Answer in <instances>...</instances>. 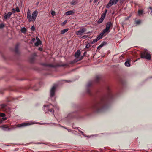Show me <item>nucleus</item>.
Listing matches in <instances>:
<instances>
[{
	"label": "nucleus",
	"mask_w": 152,
	"mask_h": 152,
	"mask_svg": "<svg viewBox=\"0 0 152 152\" xmlns=\"http://www.w3.org/2000/svg\"><path fill=\"white\" fill-rule=\"evenodd\" d=\"M113 95L109 88H108V93L107 95L103 96L96 101L94 103L92 108L96 112H99L107 107L109 101L112 99Z\"/></svg>",
	"instance_id": "nucleus-1"
},
{
	"label": "nucleus",
	"mask_w": 152,
	"mask_h": 152,
	"mask_svg": "<svg viewBox=\"0 0 152 152\" xmlns=\"http://www.w3.org/2000/svg\"><path fill=\"white\" fill-rule=\"evenodd\" d=\"M35 124H37L35 122H25L20 124H18L16 126H13L10 128H9V126L6 125H3L2 126H0V127L2 128V129L4 131H10L13 130L17 127H23Z\"/></svg>",
	"instance_id": "nucleus-2"
},
{
	"label": "nucleus",
	"mask_w": 152,
	"mask_h": 152,
	"mask_svg": "<svg viewBox=\"0 0 152 152\" xmlns=\"http://www.w3.org/2000/svg\"><path fill=\"white\" fill-rule=\"evenodd\" d=\"M38 14V12L37 11L35 10L33 12L31 17V15L30 10H28L27 12V18L29 22H34L37 17Z\"/></svg>",
	"instance_id": "nucleus-3"
},
{
	"label": "nucleus",
	"mask_w": 152,
	"mask_h": 152,
	"mask_svg": "<svg viewBox=\"0 0 152 152\" xmlns=\"http://www.w3.org/2000/svg\"><path fill=\"white\" fill-rule=\"evenodd\" d=\"M141 57L142 58H145L147 60H150L151 59V55L148 53L147 50H145L141 53Z\"/></svg>",
	"instance_id": "nucleus-4"
},
{
	"label": "nucleus",
	"mask_w": 152,
	"mask_h": 152,
	"mask_svg": "<svg viewBox=\"0 0 152 152\" xmlns=\"http://www.w3.org/2000/svg\"><path fill=\"white\" fill-rule=\"evenodd\" d=\"M42 65L46 66L51 67H61L66 66L69 67V65L67 64H58L56 65H54L52 64H43Z\"/></svg>",
	"instance_id": "nucleus-5"
},
{
	"label": "nucleus",
	"mask_w": 152,
	"mask_h": 152,
	"mask_svg": "<svg viewBox=\"0 0 152 152\" xmlns=\"http://www.w3.org/2000/svg\"><path fill=\"white\" fill-rule=\"evenodd\" d=\"M113 24L111 22L109 21L106 23V27L103 30L104 33L109 32L110 31V28L112 27Z\"/></svg>",
	"instance_id": "nucleus-6"
},
{
	"label": "nucleus",
	"mask_w": 152,
	"mask_h": 152,
	"mask_svg": "<svg viewBox=\"0 0 152 152\" xmlns=\"http://www.w3.org/2000/svg\"><path fill=\"white\" fill-rule=\"evenodd\" d=\"M52 106H53V105H52L51 104H50L49 105H44V107H45V108H46V110H47V111H46V110H45V112L46 113L48 112L49 111L52 113L53 114L54 112V110L53 108H52Z\"/></svg>",
	"instance_id": "nucleus-7"
},
{
	"label": "nucleus",
	"mask_w": 152,
	"mask_h": 152,
	"mask_svg": "<svg viewBox=\"0 0 152 152\" xmlns=\"http://www.w3.org/2000/svg\"><path fill=\"white\" fill-rule=\"evenodd\" d=\"M86 30V28L84 27L81 28L79 30L76 32V34L77 35H82L83 34H84Z\"/></svg>",
	"instance_id": "nucleus-8"
},
{
	"label": "nucleus",
	"mask_w": 152,
	"mask_h": 152,
	"mask_svg": "<svg viewBox=\"0 0 152 152\" xmlns=\"http://www.w3.org/2000/svg\"><path fill=\"white\" fill-rule=\"evenodd\" d=\"M56 88V86L54 85L51 88L50 91V97H53L55 94V91Z\"/></svg>",
	"instance_id": "nucleus-9"
},
{
	"label": "nucleus",
	"mask_w": 152,
	"mask_h": 152,
	"mask_svg": "<svg viewBox=\"0 0 152 152\" xmlns=\"http://www.w3.org/2000/svg\"><path fill=\"white\" fill-rule=\"evenodd\" d=\"M92 84V81H89L87 85H86V89H87V92L88 93L91 94V91L89 88L90 87H91Z\"/></svg>",
	"instance_id": "nucleus-10"
},
{
	"label": "nucleus",
	"mask_w": 152,
	"mask_h": 152,
	"mask_svg": "<svg viewBox=\"0 0 152 152\" xmlns=\"http://www.w3.org/2000/svg\"><path fill=\"white\" fill-rule=\"evenodd\" d=\"M36 56V54L35 53L33 54L32 55L30 58L29 61L31 63H33L35 60V57Z\"/></svg>",
	"instance_id": "nucleus-11"
},
{
	"label": "nucleus",
	"mask_w": 152,
	"mask_h": 152,
	"mask_svg": "<svg viewBox=\"0 0 152 152\" xmlns=\"http://www.w3.org/2000/svg\"><path fill=\"white\" fill-rule=\"evenodd\" d=\"M12 13L11 12H9L7 14L6 13L4 15V17L5 19H7L9 18L11 16Z\"/></svg>",
	"instance_id": "nucleus-12"
},
{
	"label": "nucleus",
	"mask_w": 152,
	"mask_h": 152,
	"mask_svg": "<svg viewBox=\"0 0 152 152\" xmlns=\"http://www.w3.org/2000/svg\"><path fill=\"white\" fill-rule=\"evenodd\" d=\"M80 54L81 52L79 50H77L75 53V56L76 58H78L80 55Z\"/></svg>",
	"instance_id": "nucleus-13"
},
{
	"label": "nucleus",
	"mask_w": 152,
	"mask_h": 152,
	"mask_svg": "<svg viewBox=\"0 0 152 152\" xmlns=\"http://www.w3.org/2000/svg\"><path fill=\"white\" fill-rule=\"evenodd\" d=\"M105 33H104V31H103L99 35H98V36L96 38L98 40H99L100 39H101L102 37L103 36V35Z\"/></svg>",
	"instance_id": "nucleus-14"
},
{
	"label": "nucleus",
	"mask_w": 152,
	"mask_h": 152,
	"mask_svg": "<svg viewBox=\"0 0 152 152\" xmlns=\"http://www.w3.org/2000/svg\"><path fill=\"white\" fill-rule=\"evenodd\" d=\"M105 18L104 17L101 15V18L98 21V23H101L103 21Z\"/></svg>",
	"instance_id": "nucleus-15"
},
{
	"label": "nucleus",
	"mask_w": 152,
	"mask_h": 152,
	"mask_svg": "<svg viewBox=\"0 0 152 152\" xmlns=\"http://www.w3.org/2000/svg\"><path fill=\"white\" fill-rule=\"evenodd\" d=\"M125 65L129 67L130 66V60L129 59H127L125 63Z\"/></svg>",
	"instance_id": "nucleus-16"
},
{
	"label": "nucleus",
	"mask_w": 152,
	"mask_h": 152,
	"mask_svg": "<svg viewBox=\"0 0 152 152\" xmlns=\"http://www.w3.org/2000/svg\"><path fill=\"white\" fill-rule=\"evenodd\" d=\"M74 12L72 10L68 11L66 12V15H71L73 14Z\"/></svg>",
	"instance_id": "nucleus-17"
},
{
	"label": "nucleus",
	"mask_w": 152,
	"mask_h": 152,
	"mask_svg": "<svg viewBox=\"0 0 152 152\" xmlns=\"http://www.w3.org/2000/svg\"><path fill=\"white\" fill-rule=\"evenodd\" d=\"M69 30L68 28H65L63 30H62L61 31L60 34H64L67 31Z\"/></svg>",
	"instance_id": "nucleus-18"
},
{
	"label": "nucleus",
	"mask_w": 152,
	"mask_h": 152,
	"mask_svg": "<svg viewBox=\"0 0 152 152\" xmlns=\"http://www.w3.org/2000/svg\"><path fill=\"white\" fill-rule=\"evenodd\" d=\"M37 41L35 43V45L37 46L41 43V41L38 38V39H37Z\"/></svg>",
	"instance_id": "nucleus-19"
},
{
	"label": "nucleus",
	"mask_w": 152,
	"mask_h": 152,
	"mask_svg": "<svg viewBox=\"0 0 152 152\" xmlns=\"http://www.w3.org/2000/svg\"><path fill=\"white\" fill-rule=\"evenodd\" d=\"M26 29L25 27H23L22 28H21V31L22 33H25L26 32Z\"/></svg>",
	"instance_id": "nucleus-20"
},
{
	"label": "nucleus",
	"mask_w": 152,
	"mask_h": 152,
	"mask_svg": "<svg viewBox=\"0 0 152 152\" xmlns=\"http://www.w3.org/2000/svg\"><path fill=\"white\" fill-rule=\"evenodd\" d=\"M113 4V3H111V2L110 1L107 4L106 6V7L108 8H109Z\"/></svg>",
	"instance_id": "nucleus-21"
},
{
	"label": "nucleus",
	"mask_w": 152,
	"mask_h": 152,
	"mask_svg": "<svg viewBox=\"0 0 152 152\" xmlns=\"http://www.w3.org/2000/svg\"><path fill=\"white\" fill-rule=\"evenodd\" d=\"M18 45H17L15 47V51L16 53H18Z\"/></svg>",
	"instance_id": "nucleus-22"
},
{
	"label": "nucleus",
	"mask_w": 152,
	"mask_h": 152,
	"mask_svg": "<svg viewBox=\"0 0 152 152\" xmlns=\"http://www.w3.org/2000/svg\"><path fill=\"white\" fill-rule=\"evenodd\" d=\"M143 12V11L142 10H139L138 11V14L139 15H142Z\"/></svg>",
	"instance_id": "nucleus-23"
},
{
	"label": "nucleus",
	"mask_w": 152,
	"mask_h": 152,
	"mask_svg": "<svg viewBox=\"0 0 152 152\" xmlns=\"http://www.w3.org/2000/svg\"><path fill=\"white\" fill-rule=\"evenodd\" d=\"M100 77L99 76H97L96 77L95 79V81L96 83H97L100 80Z\"/></svg>",
	"instance_id": "nucleus-24"
},
{
	"label": "nucleus",
	"mask_w": 152,
	"mask_h": 152,
	"mask_svg": "<svg viewBox=\"0 0 152 152\" xmlns=\"http://www.w3.org/2000/svg\"><path fill=\"white\" fill-rule=\"evenodd\" d=\"M67 117L68 118H72L73 117V113L69 114L68 115Z\"/></svg>",
	"instance_id": "nucleus-25"
},
{
	"label": "nucleus",
	"mask_w": 152,
	"mask_h": 152,
	"mask_svg": "<svg viewBox=\"0 0 152 152\" xmlns=\"http://www.w3.org/2000/svg\"><path fill=\"white\" fill-rule=\"evenodd\" d=\"M110 2L111 3H113V4H115L117 3V1H116V0H110Z\"/></svg>",
	"instance_id": "nucleus-26"
},
{
	"label": "nucleus",
	"mask_w": 152,
	"mask_h": 152,
	"mask_svg": "<svg viewBox=\"0 0 152 152\" xmlns=\"http://www.w3.org/2000/svg\"><path fill=\"white\" fill-rule=\"evenodd\" d=\"M107 9H105L104 13H103L102 15L105 17L106 14L107 13Z\"/></svg>",
	"instance_id": "nucleus-27"
},
{
	"label": "nucleus",
	"mask_w": 152,
	"mask_h": 152,
	"mask_svg": "<svg viewBox=\"0 0 152 152\" xmlns=\"http://www.w3.org/2000/svg\"><path fill=\"white\" fill-rule=\"evenodd\" d=\"M77 61L76 60H74L72 61H70L69 63V64H72L76 63Z\"/></svg>",
	"instance_id": "nucleus-28"
},
{
	"label": "nucleus",
	"mask_w": 152,
	"mask_h": 152,
	"mask_svg": "<svg viewBox=\"0 0 152 152\" xmlns=\"http://www.w3.org/2000/svg\"><path fill=\"white\" fill-rule=\"evenodd\" d=\"M85 44H86V48H88L90 47V43H85Z\"/></svg>",
	"instance_id": "nucleus-29"
},
{
	"label": "nucleus",
	"mask_w": 152,
	"mask_h": 152,
	"mask_svg": "<svg viewBox=\"0 0 152 152\" xmlns=\"http://www.w3.org/2000/svg\"><path fill=\"white\" fill-rule=\"evenodd\" d=\"M98 40L96 38V39H94L92 41L91 43V44H94L95 42H96Z\"/></svg>",
	"instance_id": "nucleus-30"
},
{
	"label": "nucleus",
	"mask_w": 152,
	"mask_h": 152,
	"mask_svg": "<svg viewBox=\"0 0 152 152\" xmlns=\"http://www.w3.org/2000/svg\"><path fill=\"white\" fill-rule=\"evenodd\" d=\"M76 1H72L70 2L71 4L72 5H74L75 4H76Z\"/></svg>",
	"instance_id": "nucleus-31"
},
{
	"label": "nucleus",
	"mask_w": 152,
	"mask_h": 152,
	"mask_svg": "<svg viewBox=\"0 0 152 152\" xmlns=\"http://www.w3.org/2000/svg\"><path fill=\"white\" fill-rule=\"evenodd\" d=\"M31 30L32 31H34L35 30V28L34 26L33 25L31 28Z\"/></svg>",
	"instance_id": "nucleus-32"
},
{
	"label": "nucleus",
	"mask_w": 152,
	"mask_h": 152,
	"mask_svg": "<svg viewBox=\"0 0 152 152\" xmlns=\"http://www.w3.org/2000/svg\"><path fill=\"white\" fill-rule=\"evenodd\" d=\"M5 116V114L4 113H0V116L1 117H4Z\"/></svg>",
	"instance_id": "nucleus-33"
},
{
	"label": "nucleus",
	"mask_w": 152,
	"mask_h": 152,
	"mask_svg": "<svg viewBox=\"0 0 152 152\" xmlns=\"http://www.w3.org/2000/svg\"><path fill=\"white\" fill-rule=\"evenodd\" d=\"M16 11L17 12H20V10L18 7H17L16 8Z\"/></svg>",
	"instance_id": "nucleus-34"
},
{
	"label": "nucleus",
	"mask_w": 152,
	"mask_h": 152,
	"mask_svg": "<svg viewBox=\"0 0 152 152\" xmlns=\"http://www.w3.org/2000/svg\"><path fill=\"white\" fill-rule=\"evenodd\" d=\"M66 22H67V21L66 20H65V21H64L61 24V25H62V26H63L64 25H65L66 23Z\"/></svg>",
	"instance_id": "nucleus-35"
},
{
	"label": "nucleus",
	"mask_w": 152,
	"mask_h": 152,
	"mask_svg": "<svg viewBox=\"0 0 152 152\" xmlns=\"http://www.w3.org/2000/svg\"><path fill=\"white\" fill-rule=\"evenodd\" d=\"M88 37L87 35H85L83 36L82 37V38L83 39H84L87 38Z\"/></svg>",
	"instance_id": "nucleus-36"
},
{
	"label": "nucleus",
	"mask_w": 152,
	"mask_h": 152,
	"mask_svg": "<svg viewBox=\"0 0 152 152\" xmlns=\"http://www.w3.org/2000/svg\"><path fill=\"white\" fill-rule=\"evenodd\" d=\"M4 25L3 23H1L0 24V28H2L4 27Z\"/></svg>",
	"instance_id": "nucleus-37"
},
{
	"label": "nucleus",
	"mask_w": 152,
	"mask_h": 152,
	"mask_svg": "<svg viewBox=\"0 0 152 152\" xmlns=\"http://www.w3.org/2000/svg\"><path fill=\"white\" fill-rule=\"evenodd\" d=\"M6 106V105L5 104H2L1 105V107L2 108H4Z\"/></svg>",
	"instance_id": "nucleus-38"
},
{
	"label": "nucleus",
	"mask_w": 152,
	"mask_h": 152,
	"mask_svg": "<svg viewBox=\"0 0 152 152\" xmlns=\"http://www.w3.org/2000/svg\"><path fill=\"white\" fill-rule=\"evenodd\" d=\"M6 119H7V118L6 117H3L2 119H1V120H2V122H3L4 121H5V120H6Z\"/></svg>",
	"instance_id": "nucleus-39"
},
{
	"label": "nucleus",
	"mask_w": 152,
	"mask_h": 152,
	"mask_svg": "<svg viewBox=\"0 0 152 152\" xmlns=\"http://www.w3.org/2000/svg\"><path fill=\"white\" fill-rule=\"evenodd\" d=\"M106 42H102L101 44H102V46H104V45H105L106 44Z\"/></svg>",
	"instance_id": "nucleus-40"
},
{
	"label": "nucleus",
	"mask_w": 152,
	"mask_h": 152,
	"mask_svg": "<svg viewBox=\"0 0 152 152\" xmlns=\"http://www.w3.org/2000/svg\"><path fill=\"white\" fill-rule=\"evenodd\" d=\"M78 131L80 133H81L82 134V135H83L84 136H85L83 132L81 130H78Z\"/></svg>",
	"instance_id": "nucleus-41"
},
{
	"label": "nucleus",
	"mask_w": 152,
	"mask_h": 152,
	"mask_svg": "<svg viewBox=\"0 0 152 152\" xmlns=\"http://www.w3.org/2000/svg\"><path fill=\"white\" fill-rule=\"evenodd\" d=\"M51 14L52 15H54L55 14V12L54 11H52Z\"/></svg>",
	"instance_id": "nucleus-42"
},
{
	"label": "nucleus",
	"mask_w": 152,
	"mask_h": 152,
	"mask_svg": "<svg viewBox=\"0 0 152 152\" xmlns=\"http://www.w3.org/2000/svg\"><path fill=\"white\" fill-rule=\"evenodd\" d=\"M103 46H102L101 44L98 47V48H102Z\"/></svg>",
	"instance_id": "nucleus-43"
},
{
	"label": "nucleus",
	"mask_w": 152,
	"mask_h": 152,
	"mask_svg": "<svg viewBox=\"0 0 152 152\" xmlns=\"http://www.w3.org/2000/svg\"><path fill=\"white\" fill-rule=\"evenodd\" d=\"M103 46H102L101 44L98 47V48H102Z\"/></svg>",
	"instance_id": "nucleus-44"
},
{
	"label": "nucleus",
	"mask_w": 152,
	"mask_h": 152,
	"mask_svg": "<svg viewBox=\"0 0 152 152\" xmlns=\"http://www.w3.org/2000/svg\"><path fill=\"white\" fill-rule=\"evenodd\" d=\"M140 20H137L136 22V23L137 24H139L140 23Z\"/></svg>",
	"instance_id": "nucleus-45"
},
{
	"label": "nucleus",
	"mask_w": 152,
	"mask_h": 152,
	"mask_svg": "<svg viewBox=\"0 0 152 152\" xmlns=\"http://www.w3.org/2000/svg\"><path fill=\"white\" fill-rule=\"evenodd\" d=\"M12 10L13 11V12L14 13L15 12V11H16V10L14 8H13V9H12Z\"/></svg>",
	"instance_id": "nucleus-46"
},
{
	"label": "nucleus",
	"mask_w": 152,
	"mask_h": 152,
	"mask_svg": "<svg viewBox=\"0 0 152 152\" xmlns=\"http://www.w3.org/2000/svg\"><path fill=\"white\" fill-rule=\"evenodd\" d=\"M35 38H33L32 39V41H33V42H34L35 41Z\"/></svg>",
	"instance_id": "nucleus-47"
},
{
	"label": "nucleus",
	"mask_w": 152,
	"mask_h": 152,
	"mask_svg": "<svg viewBox=\"0 0 152 152\" xmlns=\"http://www.w3.org/2000/svg\"><path fill=\"white\" fill-rule=\"evenodd\" d=\"M66 82H70V80H64Z\"/></svg>",
	"instance_id": "nucleus-48"
},
{
	"label": "nucleus",
	"mask_w": 152,
	"mask_h": 152,
	"mask_svg": "<svg viewBox=\"0 0 152 152\" xmlns=\"http://www.w3.org/2000/svg\"><path fill=\"white\" fill-rule=\"evenodd\" d=\"M98 1V0H94V3H96Z\"/></svg>",
	"instance_id": "nucleus-49"
},
{
	"label": "nucleus",
	"mask_w": 152,
	"mask_h": 152,
	"mask_svg": "<svg viewBox=\"0 0 152 152\" xmlns=\"http://www.w3.org/2000/svg\"><path fill=\"white\" fill-rule=\"evenodd\" d=\"M2 123V120H0V123Z\"/></svg>",
	"instance_id": "nucleus-50"
},
{
	"label": "nucleus",
	"mask_w": 152,
	"mask_h": 152,
	"mask_svg": "<svg viewBox=\"0 0 152 152\" xmlns=\"http://www.w3.org/2000/svg\"><path fill=\"white\" fill-rule=\"evenodd\" d=\"M149 9L151 10H152V8L151 7H149Z\"/></svg>",
	"instance_id": "nucleus-51"
},
{
	"label": "nucleus",
	"mask_w": 152,
	"mask_h": 152,
	"mask_svg": "<svg viewBox=\"0 0 152 152\" xmlns=\"http://www.w3.org/2000/svg\"><path fill=\"white\" fill-rule=\"evenodd\" d=\"M54 108L56 107L57 108V107L56 106H54Z\"/></svg>",
	"instance_id": "nucleus-52"
},
{
	"label": "nucleus",
	"mask_w": 152,
	"mask_h": 152,
	"mask_svg": "<svg viewBox=\"0 0 152 152\" xmlns=\"http://www.w3.org/2000/svg\"><path fill=\"white\" fill-rule=\"evenodd\" d=\"M42 49L41 48H39V50H42Z\"/></svg>",
	"instance_id": "nucleus-53"
},
{
	"label": "nucleus",
	"mask_w": 152,
	"mask_h": 152,
	"mask_svg": "<svg viewBox=\"0 0 152 152\" xmlns=\"http://www.w3.org/2000/svg\"><path fill=\"white\" fill-rule=\"evenodd\" d=\"M39 124H43V123H39Z\"/></svg>",
	"instance_id": "nucleus-54"
},
{
	"label": "nucleus",
	"mask_w": 152,
	"mask_h": 152,
	"mask_svg": "<svg viewBox=\"0 0 152 152\" xmlns=\"http://www.w3.org/2000/svg\"><path fill=\"white\" fill-rule=\"evenodd\" d=\"M119 1V0H116V1H117V2H118V1Z\"/></svg>",
	"instance_id": "nucleus-55"
},
{
	"label": "nucleus",
	"mask_w": 152,
	"mask_h": 152,
	"mask_svg": "<svg viewBox=\"0 0 152 152\" xmlns=\"http://www.w3.org/2000/svg\"><path fill=\"white\" fill-rule=\"evenodd\" d=\"M150 78H152V77H149Z\"/></svg>",
	"instance_id": "nucleus-56"
},
{
	"label": "nucleus",
	"mask_w": 152,
	"mask_h": 152,
	"mask_svg": "<svg viewBox=\"0 0 152 152\" xmlns=\"http://www.w3.org/2000/svg\"><path fill=\"white\" fill-rule=\"evenodd\" d=\"M65 129H66L67 130H68V129H66V128H64Z\"/></svg>",
	"instance_id": "nucleus-57"
}]
</instances>
